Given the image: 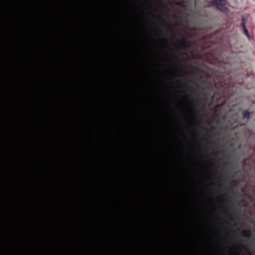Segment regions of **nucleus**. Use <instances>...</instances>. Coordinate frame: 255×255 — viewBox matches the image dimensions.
<instances>
[{
  "label": "nucleus",
  "instance_id": "obj_2",
  "mask_svg": "<svg viewBox=\"0 0 255 255\" xmlns=\"http://www.w3.org/2000/svg\"><path fill=\"white\" fill-rule=\"evenodd\" d=\"M178 44L181 47L187 48L190 46V42L187 38L184 37L178 42Z\"/></svg>",
  "mask_w": 255,
  "mask_h": 255
},
{
  "label": "nucleus",
  "instance_id": "obj_7",
  "mask_svg": "<svg viewBox=\"0 0 255 255\" xmlns=\"http://www.w3.org/2000/svg\"><path fill=\"white\" fill-rule=\"evenodd\" d=\"M246 20L245 18L243 16L242 17V22H241V26L242 27L246 26Z\"/></svg>",
  "mask_w": 255,
  "mask_h": 255
},
{
  "label": "nucleus",
  "instance_id": "obj_1",
  "mask_svg": "<svg viewBox=\"0 0 255 255\" xmlns=\"http://www.w3.org/2000/svg\"><path fill=\"white\" fill-rule=\"evenodd\" d=\"M211 4L213 5L216 6L218 9L223 12L228 11V8L225 6V0H211Z\"/></svg>",
  "mask_w": 255,
  "mask_h": 255
},
{
  "label": "nucleus",
  "instance_id": "obj_8",
  "mask_svg": "<svg viewBox=\"0 0 255 255\" xmlns=\"http://www.w3.org/2000/svg\"><path fill=\"white\" fill-rule=\"evenodd\" d=\"M164 41L166 43H168V40L167 38H166L165 37L164 38Z\"/></svg>",
  "mask_w": 255,
  "mask_h": 255
},
{
  "label": "nucleus",
  "instance_id": "obj_13",
  "mask_svg": "<svg viewBox=\"0 0 255 255\" xmlns=\"http://www.w3.org/2000/svg\"><path fill=\"white\" fill-rule=\"evenodd\" d=\"M159 30L160 31V32L161 33H162V31H161V30Z\"/></svg>",
  "mask_w": 255,
  "mask_h": 255
},
{
  "label": "nucleus",
  "instance_id": "obj_10",
  "mask_svg": "<svg viewBox=\"0 0 255 255\" xmlns=\"http://www.w3.org/2000/svg\"><path fill=\"white\" fill-rule=\"evenodd\" d=\"M224 186V184H220V186L221 187H223V186Z\"/></svg>",
  "mask_w": 255,
  "mask_h": 255
},
{
  "label": "nucleus",
  "instance_id": "obj_12",
  "mask_svg": "<svg viewBox=\"0 0 255 255\" xmlns=\"http://www.w3.org/2000/svg\"><path fill=\"white\" fill-rule=\"evenodd\" d=\"M229 198L230 199H231L232 198V197L231 196H229Z\"/></svg>",
  "mask_w": 255,
  "mask_h": 255
},
{
  "label": "nucleus",
  "instance_id": "obj_9",
  "mask_svg": "<svg viewBox=\"0 0 255 255\" xmlns=\"http://www.w3.org/2000/svg\"><path fill=\"white\" fill-rule=\"evenodd\" d=\"M205 106H203L201 108V110L202 111H205Z\"/></svg>",
  "mask_w": 255,
  "mask_h": 255
},
{
  "label": "nucleus",
  "instance_id": "obj_11",
  "mask_svg": "<svg viewBox=\"0 0 255 255\" xmlns=\"http://www.w3.org/2000/svg\"><path fill=\"white\" fill-rule=\"evenodd\" d=\"M194 112L195 113H197V112H198V111H197L196 110H195V109H194Z\"/></svg>",
  "mask_w": 255,
  "mask_h": 255
},
{
  "label": "nucleus",
  "instance_id": "obj_6",
  "mask_svg": "<svg viewBox=\"0 0 255 255\" xmlns=\"http://www.w3.org/2000/svg\"><path fill=\"white\" fill-rule=\"evenodd\" d=\"M242 28L243 29L244 34L247 36V37L249 39H250V35L249 34L247 29L246 28V26L243 27Z\"/></svg>",
  "mask_w": 255,
  "mask_h": 255
},
{
  "label": "nucleus",
  "instance_id": "obj_4",
  "mask_svg": "<svg viewBox=\"0 0 255 255\" xmlns=\"http://www.w3.org/2000/svg\"><path fill=\"white\" fill-rule=\"evenodd\" d=\"M251 113L248 111H244L243 113V118L245 119H249L250 118Z\"/></svg>",
  "mask_w": 255,
  "mask_h": 255
},
{
  "label": "nucleus",
  "instance_id": "obj_14",
  "mask_svg": "<svg viewBox=\"0 0 255 255\" xmlns=\"http://www.w3.org/2000/svg\"><path fill=\"white\" fill-rule=\"evenodd\" d=\"M237 255H239V253L238 252L237 253Z\"/></svg>",
  "mask_w": 255,
  "mask_h": 255
},
{
  "label": "nucleus",
  "instance_id": "obj_5",
  "mask_svg": "<svg viewBox=\"0 0 255 255\" xmlns=\"http://www.w3.org/2000/svg\"><path fill=\"white\" fill-rule=\"evenodd\" d=\"M175 4L182 8L186 7V3L183 0L177 2L175 3Z\"/></svg>",
  "mask_w": 255,
  "mask_h": 255
},
{
  "label": "nucleus",
  "instance_id": "obj_3",
  "mask_svg": "<svg viewBox=\"0 0 255 255\" xmlns=\"http://www.w3.org/2000/svg\"><path fill=\"white\" fill-rule=\"evenodd\" d=\"M242 235L246 238H250L252 236V231L250 229L244 230L242 232Z\"/></svg>",
  "mask_w": 255,
  "mask_h": 255
}]
</instances>
